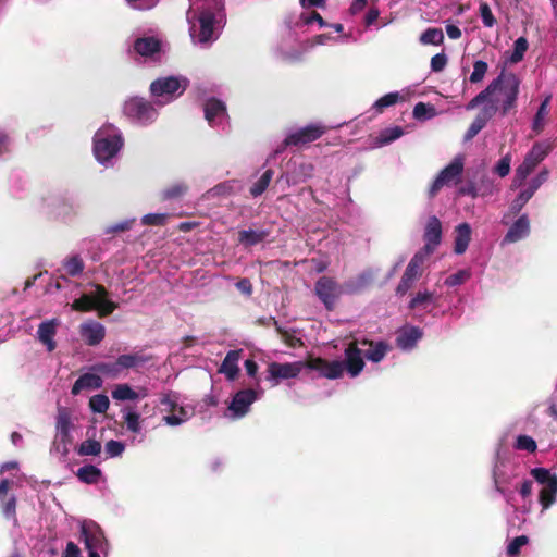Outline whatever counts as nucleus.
Segmentation results:
<instances>
[{
  "mask_svg": "<svg viewBox=\"0 0 557 557\" xmlns=\"http://www.w3.org/2000/svg\"><path fill=\"white\" fill-rule=\"evenodd\" d=\"M492 480L495 491L507 505L522 515L532 510L533 479L525 467L510 460L498 445L492 468Z\"/></svg>",
  "mask_w": 557,
  "mask_h": 557,
  "instance_id": "f257e3e1",
  "label": "nucleus"
},
{
  "mask_svg": "<svg viewBox=\"0 0 557 557\" xmlns=\"http://www.w3.org/2000/svg\"><path fill=\"white\" fill-rule=\"evenodd\" d=\"M391 351V346L384 341L356 339L345 349L344 361H327L317 358L310 363V367L326 379H338L344 372L350 377L358 376L363 368L366 358L370 362L377 363L382 361Z\"/></svg>",
  "mask_w": 557,
  "mask_h": 557,
  "instance_id": "f03ea898",
  "label": "nucleus"
},
{
  "mask_svg": "<svg viewBox=\"0 0 557 557\" xmlns=\"http://www.w3.org/2000/svg\"><path fill=\"white\" fill-rule=\"evenodd\" d=\"M186 20L193 42L207 47L218 39L224 27V0H189Z\"/></svg>",
  "mask_w": 557,
  "mask_h": 557,
  "instance_id": "7ed1b4c3",
  "label": "nucleus"
},
{
  "mask_svg": "<svg viewBox=\"0 0 557 557\" xmlns=\"http://www.w3.org/2000/svg\"><path fill=\"white\" fill-rule=\"evenodd\" d=\"M124 146L122 132L113 124L102 125L94 135V154L96 160L112 166Z\"/></svg>",
  "mask_w": 557,
  "mask_h": 557,
  "instance_id": "20e7f679",
  "label": "nucleus"
},
{
  "mask_svg": "<svg viewBox=\"0 0 557 557\" xmlns=\"http://www.w3.org/2000/svg\"><path fill=\"white\" fill-rule=\"evenodd\" d=\"M369 281V275L360 274L345 282L343 285H338L334 280L322 276L315 284V293L324 306L331 310L343 294H356L363 289Z\"/></svg>",
  "mask_w": 557,
  "mask_h": 557,
  "instance_id": "39448f33",
  "label": "nucleus"
},
{
  "mask_svg": "<svg viewBox=\"0 0 557 557\" xmlns=\"http://www.w3.org/2000/svg\"><path fill=\"white\" fill-rule=\"evenodd\" d=\"M520 83L516 74L502 71V73L488 84H495L493 96L491 97V104H496L503 116L516 107Z\"/></svg>",
  "mask_w": 557,
  "mask_h": 557,
  "instance_id": "423d86ee",
  "label": "nucleus"
},
{
  "mask_svg": "<svg viewBox=\"0 0 557 557\" xmlns=\"http://www.w3.org/2000/svg\"><path fill=\"white\" fill-rule=\"evenodd\" d=\"M116 308L117 305L109 298L107 289L98 284L92 285L88 293L83 294L72 304V309L75 311L97 310L100 317L111 314Z\"/></svg>",
  "mask_w": 557,
  "mask_h": 557,
  "instance_id": "0eeeda50",
  "label": "nucleus"
},
{
  "mask_svg": "<svg viewBox=\"0 0 557 557\" xmlns=\"http://www.w3.org/2000/svg\"><path fill=\"white\" fill-rule=\"evenodd\" d=\"M184 76H164L150 84V94L156 104L165 106L184 94L188 86Z\"/></svg>",
  "mask_w": 557,
  "mask_h": 557,
  "instance_id": "6e6552de",
  "label": "nucleus"
},
{
  "mask_svg": "<svg viewBox=\"0 0 557 557\" xmlns=\"http://www.w3.org/2000/svg\"><path fill=\"white\" fill-rule=\"evenodd\" d=\"M530 475L542 487L539 492L537 502L543 516L552 506L557 503V474L546 468H532Z\"/></svg>",
  "mask_w": 557,
  "mask_h": 557,
  "instance_id": "1a4fd4ad",
  "label": "nucleus"
},
{
  "mask_svg": "<svg viewBox=\"0 0 557 557\" xmlns=\"http://www.w3.org/2000/svg\"><path fill=\"white\" fill-rule=\"evenodd\" d=\"M548 170L543 169L537 173V175L531 178L528 183L524 182L520 187L511 186V189H519V193L511 200L508 211L504 213L502 218L503 224H508V219L517 215L522 210L535 191L548 180Z\"/></svg>",
  "mask_w": 557,
  "mask_h": 557,
  "instance_id": "9d476101",
  "label": "nucleus"
},
{
  "mask_svg": "<svg viewBox=\"0 0 557 557\" xmlns=\"http://www.w3.org/2000/svg\"><path fill=\"white\" fill-rule=\"evenodd\" d=\"M552 149L553 145L549 140L535 143L524 157L523 162L516 169L512 187H520Z\"/></svg>",
  "mask_w": 557,
  "mask_h": 557,
  "instance_id": "9b49d317",
  "label": "nucleus"
},
{
  "mask_svg": "<svg viewBox=\"0 0 557 557\" xmlns=\"http://www.w3.org/2000/svg\"><path fill=\"white\" fill-rule=\"evenodd\" d=\"M123 112L134 124L140 126H147L153 123L159 115L154 106L140 97H133L126 100Z\"/></svg>",
  "mask_w": 557,
  "mask_h": 557,
  "instance_id": "f8f14e48",
  "label": "nucleus"
},
{
  "mask_svg": "<svg viewBox=\"0 0 557 557\" xmlns=\"http://www.w3.org/2000/svg\"><path fill=\"white\" fill-rule=\"evenodd\" d=\"M71 412L65 407H59L55 417V435L52 443L51 451L60 454L65 457L69 454V446L71 444Z\"/></svg>",
  "mask_w": 557,
  "mask_h": 557,
  "instance_id": "ddd939ff",
  "label": "nucleus"
},
{
  "mask_svg": "<svg viewBox=\"0 0 557 557\" xmlns=\"http://www.w3.org/2000/svg\"><path fill=\"white\" fill-rule=\"evenodd\" d=\"M263 393L258 383L256 388L238 391L230 401L226 416L233 420L242 419L249 412L250 406L263 396Z\"/></svg>",
  "mask_w": 557,
  "mask_h": 557,
  "instance_id": "4468645a",
  "label": "nucleus"
},
{
  "mask_svg": "<svg viewBox=\"0 0 557 557\" xmlns=\"http://www.w3.org/2000/svg\"><path fill=\"white\" fill-rule=\"evenodd\" d=\"M326 132L322 123H311L302 127L289 129L283 146H304L319 139Z\"/></svg>",
  "mask_w": 557,
  "mask_h": 557,
  "instance_id": "2eb2a0df",
  "label": "nucleus"
},
{
  "mask_svg": "<svg viewBox=\"0 0 557 557\" xmlns=\"http://www.w3.org/2000/svg\"><path fill=\"white\" fill-rule=\"evenodd\" d=\"M465 158L461 154L456 156L453 161L445 166L434 180L430 187V196H435L438 190L444 186L457 184L463 172Z\"/></svg>",
  "mask_w": 557,
  "mask_h": 557,
  "instance_id": "dca6fc26",
  "label": "nucleus"
},
{
  "mask_svg": "<svg viewBox=\"0 0 557 557\" xmlns=\"http://www.w3.org/2000/svg\"><path fill=\"white\" fill-rule=\"evenodd\" d=\"M81 539L84 542L86 550H100L107 554L108 543L104 539L101 528L91 520L81 522Z\"/></svg>",
  "mask_w": 557,
  "mask_h": 557,
  "instance_id": "f3484780",
  "label": "nucleus"
},
{
  "mask_svg": "<svg viewBox=\"0 0 557 557\" xmlns=\"http://www.w3.org/2000/svg\"><path fill=\"white\" fill-rule=\"evenodd\" d=\"M424 258L425 256L422 251L417 252L411 258L401 276L400 282L396 287L395 292L397 296H404L405 294H407L408 290L412 288L414 283L421 277Z\"/></svg>",
  "mask_w": 557,
  "mask_h": 557,
  "instance_id": "a211bd4d",
  "label": "nucleus"
},
{
  "mask_svg": "<svg viewBox=\"0 0 557 557\" xmlns=\"http://www.w3.org/2000/svg\"><path fill=\"white\" fill-rule=\"evenodd\" d=\"M205 119L208 124L214 128L225 129L228 125V114L226 106L216 98H210L203 106Z\"/></svg>",
  "mask_w": 557,
  "mask_h": 557,
  "instance_id": "6ab92c4d",
  "label": "nucleus"
},
{
  "mask_svg": "<svg viewBox=\"0 0 557 557\" xmlns=\"http://www.w3.org/2000/svg\"><path fill=\"white\" fill-rule=\"evenodd\" d=\"M314 359H312L308 363H305L301 361L289 362V363L271 362L268 367V373H269L268 379L273 381V385H276L278 383V380L294 379V377L298 376V374L301 372V370L305 367H308L309 369L313 370L310 367V363Z\"/></svg>",
  "mask_w": 557,
  "mask_h": 557,
  "instance_id": "aec40b11",
  "label": "nucleus"
},
{
  "mask_svg": "<svg viewBox=\"0 0 557 557\" xmlns=\"http://www.w3.org/2000/svg\"><path fill=\"white\" fill-rule=\"evenodd\" d=\"M42 209L52 219L66 220L74 214L73 203L69 199L55 195L44 199Z\"/></svg>",
  "mask_w": 557,
  "mask_h": 557,
  "instance_id": "412c9836",
  "label": "nucleus"
},
{
  "mask_svg": "<svg viewBox=\"0 0 557 557\" xmlns=\"http://www.w3.org/2000/svg\"><path fill=\"white\" fill-rule=\"evenodd\" d=\"M423 331L419 326L406 324L396 333V345L403 351L412 350L422 338Z\"/></svg>",
  "mask_w": 557,
  "mask_h": 557,
  "instance_id": "4be33fe9",
  "label": "nucleus"
},
{
  "mask_svg": "<svg viewBox=\"0 0 557 557\" xmlns=\"http://www.w3.org/2000/svg\"><path fill=\"white\" fill-rule=\"evenodd\" d=\"M531 232L530 219L528 214H521L508 228L502 244H513L529 236Z\"/></svg>",
  "mask_w": 557,
  "mask_h": 557,
  "instance_id": "5701e85b",
  "label": "nucleus"
},
{
  "mask_svg": "<svg viewBox=\"0 0 557 557\" xmlns=\"http://www.w3.org/2000/svg\"><path fill=\"white\" fill-rule=\"evenodd\" d=\"M132 47L136 54L140 57H154L161 49V41L156 36H132Z\"/></svg>",
  "mask_w": 557,
  "mask_h": 557,
  "instance_id": "b1692460",
  "label": "nucleus"
},
{
  "mask_svg": "<svg viewBox=\"0 0 557 557\" xmlns=\"http://www.w3.org/2000/svg\"><path fill=\"white\" fill-rule=\"evenodd\" d=\"M437 297L435 293L428 289H419L410 299L408 308L416 311L417 317H421L418 312L429 313L435 307Z\"/></svg>",
  "mask_w": 557,
  "mask_h": 557,
  "instance_id": "393cba45",
  "label": "nucleus"
},
{
  "mask_svg": "<svg viewBox=\"0 0 557 557\" xmlns=\"http://www.w3.org/2000/svg\"><path fill=\"white\" fill-rule=\"evenodd\" d=\"M12 482L8 479L0 481V504L3 516L9 519L16 521V497L13 494H9V488Z\"/></svg>",
  "mask_w": 557,
  "mask_h": 557,
  "instance_id": "a878e982",
  "label": "nucleus"
},
{
  "mask_svg": "<svg viewBox=\"0 0 557 557\" xmlns=\"http://www.w3.org/2000/svg\"><path fill=\"white\" fill-rule=\"evenodd\" d=\"M442 239V223L436 216L428 220L424 231L425 252L424 256L431 253Z\"/></svg>",
  "mask_w": 557,
  "mask_h": 557,
  "instance_id": "bb28decb",
  "label": "nucleus"
},
{
  "mask_svg": "<svg viewBox=\"0 0 557 557\" xmlns=\"http://www.w3.org/2000/svg\"><path fill=\"white\" fill-rule=\"evenodd\" d=\"M313 164L302 162L294 165L293 170L282 175L277 182L286 181L287 185H297L311 178L313 176Z\"/></svg>",
  "mask_w": 557,
  "mask_h": 557,
  "instance_id": "cd10ccee",
  "label": "nucleus"
},
{
  "mask_svg": "<svg viewBox=\"0 0 557 557\" xmlns=\"http://www.w3.org/2000/svg\"><path fill=\"white\" fill-rule=\"evenodd\" d=\"M498 111V107L494 103L491 106H485L482 111L475 116L474 121L469 126L465 139L470 140L474 136H476L487 124V122L493 117V115Z\"/></svg>",
  "mask_w": 557,
  "mask_h": 557,
  "instance_id": "c85d7f7f",
  "label": "nucleus"
},
{
  "mask_svg": "<svg viewBox=\"0 0 557 557\" xmlns=\"http://www.w3.org/2000/svg\"><path fill=\"white\" fill-rule=\"evenodd\" d=\"M59 325L60 321L58 319H51L41 322L38 326L37 338L46 346L48 351H52L55 348L54 336Z\"/></svg>",
  "mask_w": 557,
  "mask_h": 557,
  "instance_id": "c756f323",
  "label": "nucleus"
},
{
  "mask_svg": "<svg viewBox=\"0 0 557 557\" xmlns=\"http://www.w3.org/2000/svg\"><path fill=\"white\" fill-rule=\"evenodd\" d=\"M83 339L90 346L98 345L106 335L104 326L96 321H87L79 327Z\"/></svg>",
  "mask_w": 557,
  "mask_h": 557,
  "instance_id": "7c9ffc66",
  "label": "nucleus"
},
{
  "mask_svg": "<svg viewBox=\"0 0 557 557\" xmlns=\"http://www.w3.org/2000/svg\"><path fill=\"white\" fill-rule=\"evenodd\" d=\"M102 384L101 376L92 371L81 375L72 386L71 393L76 396L83 391L98 389Z\"/></svg>",
  "mask_w": 557,
  "mask_h": 557,
  "instance_id": "2f4dec72",
  "label": "nucleus"
},
{
  "mask_svg": "<svg viewBox=\"0 0 557 557\" xmlns=\"http://www.w3.org/2000/svg\"><path fill=\"white\" fill-rule=\"evenodd\" d=\"M472 228L469 223H460L455 227L454 251L463 255L471 240Z\"/></svg>",
  "mask_w": 557,
  "mask_h": 557,
  "instance_id": "473e14b6",
  "label": "nucleus"
},
{
  "mask_svg": "<svg viewBox=\"0 0 557 557\" xmlns=\"http://www.w3.org/2000/svg\"><path fill=\"white\" fill-rule=\"evenodd\" d=\"M240 355L242 350H230L219 368V372L223 373L228 381H234L238 375Z\"/></svg>",
  "mask_w": 557,
  "mask_h": 557,
  "instance_id": "72a5a7b5",
  "label": "nucleus"
},
{
  "mask_svg": "<svg viewBox=\"0 0 557 557\" xmlns=\"http://www.w3.org/2000/svg\"><path fill=\"white\" fill-rule=\"evenodd\" d=\"M552 101V94H547L543 101L541 102L533 120H532V131L536 134H541L548 121V116L550 113V104Z\"/></svg>",
  "mask_w": 557,
  "mask_h": 557,
  "instance_id": "f704fd0d",
  "label": "nucleus"
},
{
  "mask_svg": "<svg viewBox=\"0 0 557 557\" xmlns=\"http://www.w3.org/2000/svg\"><path fill=\"white\" fill-rule=\"evenodd\" d=\"M111 394L112 398L119 401L137 400L148 395L146 388H140L136 392L126 383L115 385Z\"/></svg>",
  "mask_w": 557,
  "mask_h": 557,
  "instance_id": "c9c22d12",
  "label": "nucleus"
},
{
  "mask_svg": "<svg viewBox=\"0 0 557 557\" xmlns=\"http://www.w3.org/2000/svg\"><path fill=\"white\" fill-rule=\"evenodd\" d=\"M121 412L127 431L135 434L140 433L143 429L140 413L133 407H125Z\"/></svg>",
  "mask_w": 557,
  "mask_h": 557,
  "instance_id": "e433bc0d",
  "label": "nucleus"
},
{
  "mask_svg": "<svg viewBox=\"0 0 557 557\" xmlns=\"http://www.w3.org/2000/svg\"><path fill=\"white\" fill-rule=\"evenodd\" d=\"M194 414V409L191 407L182 406L177 407L176 411L168 413L163 417V421L165 424L171 426H177L182 423L188 421Z\"/></svg>",
  "mask_w": 557,
  "mask_h": 557,
  "instance_id": "4c0bfd02",
  "label": "nucleus"
},
{
  "mask_svg": "<svg viewBox=\"0 0 557 557\" xmlns=\"http://www.w3.org/2000/svg\"><path fill=\"white\" fill-rule=\"evenodd\" d=\"M404 135V131L400 126L387 127L380 132L374 139V147L386 146Z\"/></svg>",
  "mask_w": 557,
  "mask_h": 557,
  "instance_id": "58836bf2",
  "label": "nucleus"
},
{
  "mask_svg": "<svg viewBox=\"0 0 557 557\" xmlns=\"http://www.w3.org/2000/svg\"><path fill=\"white\" fill-rule=\"evenodd\" d=\"M76 476L83 483L96 484L101 480L102 472L98 467H96L94 465H87V466L81 467L77 470Z\"/></svg>",
  "mask_w": 557,
  "mask_h": 557,
  "instance_id": "ea45409f",
  "label": "nucleus"
},
{
  "mask_svg": "<svg viewBox=\"0 0 557 557\" xmlns=\"http://www.w3.org/2000/svg\"><path fill=\"white\" fill-rule=\"evenodd\" d=\"M273 170H265L260 177L251 185L249 193L253 198L261 196L269 187L273 178Z\"/></svg>",
  "mask_w": 557,
  "mask_h": 557,
  "instance_id": "a19ab883",
  "label": "nucleus"
},
{
  "mask_svg": "<svg viewBox=\"0 0 557 557\" xmlns=\"http://www.w3.org/2000/svg\"><path fill=\"white\" fill-rule=\"evenodd\" d=\"M268 233L259 230H244L239 232L238 240L242 245L249 247L261 243Z\"/></svg>",
  "mask_w": 557,
  "mask_h": 557,
  "instance_id": "79ce46f5",
  "label": "nucleus"
},
{
  "mask_svg": "<svg viewBox=\"0 0 557 557\" xmlns=\"http://www.w3.org/2000/svg\"><path fill=\"white\" fill-rule=\"evenodd\" d=\"M480 198L492 197L499 191L498 184L490 176L483 175L476 183Z\"/></svg>",
  "mask_w": 557,
  "mask_h": 557,
  "instance_id": "37998d69",
  "label": "nucleus"
},
{
  "mask_svg": "<svg viewBox=\"0 0 557 557\" xmlns=\"http://www.w3.org/2000/svg\"><path fill=\"white\" fill-rule=\"evenodd\" d=\"M91 371L110 379H116L121 374L120 366H117V359L114 362L96 363L91 367Z\"/></svg>",
  "mask_w": 557,
  "mask_h": 557,
  "instance_id": "c03bdc74",
  "label": "nucleus"
},
{
  "mask_svg": "<svg viewBox=\"0 0 557 557\" xmlns=\"http://www.w3.org/2000/svg\"><path fill=\"white\" fill-rule=\"evenodd\" d=\"M62 267L65 274L70 276H77L84 270V261L79 256L75 255L66 258L63 261Z\"/></svg>",
  "mask_w": 557,
  "mask_h": 557,
  "instance_id": "a18cd8bd",
  "label": "nucleus"
},
{
  "mask_svg": "<svg viewBox=\"0 0 557 557\" xmlns=\"http://www.w3.org/2000/svg\"><path fill=\"white\" fill-rule=\"evenodd\" d=\"M528 48H529V42H528L527 38L519 37L518 39H516L513 42L512 51L508 58L509 63L516 64V63H519L520 61H522Z\"/></svg>",
  "mask_w": 557,
  "mask_h": 557,
  "instance_id": "49530a36",
  "label": "nucleus"
},
{
  "mask_svg": "<svg viewBox=\"0 0 557 557\" xmlns=\"http://www.w3.org/2000/svg\"><path fill=\"white\" fill-rule=\"evenodd\" d=\"M188 190V186L184 182H175L162 190L164 200L180 199Z\"/></svg>",
  "mask_w": 557,
  "mask_h": 557,
  "instance_id": "de8ad7c7",
  "label": "nucleus"
},
{
  "mask_svg": "<svg viewBox=\"0 0 557 557\" xmlns=\"http://www.w3.org/2000/svg\"><path fill=\"white\" fill-rule=\"evenodd\" d=\"M146 359L137 354H125L117 358V366H120L121 372L125 369L137 368L145 363Z\"/></svg>",
  "mask_w": 557,
  "mask_h": 557,
  "instance_id": "09e8293b",
  "label": "nucleus"
},
{
  "mask_svg": "<svg viewBox=\"0 0 557 557\" xmlns=\"http://www.w3.org/2000/svg\"><path fill=\"white\" fill-rule=\"evenodd\" d=\"M444 41V34L441 28H428L420 36L422 45L438 46Z\"/></svg>",
  "mask_w": 557,
  "mask_h": 557,
  "instance_id": "8fccbe9b",
  "label": "nucleus"
},
{
  "mask_svg": "<svg viewBox=\"0 0 557 557\" xmlns=\"http://www.w3.org/2000/svg\"><path fill=\"white\" fill-rule=\"evenodd\" d=\"M494 85H487L485 89H483L481 92H479L474 98H472L468 104L466 106L467 110H474L478 108L481 103L487 102L486 106H491V97L493 96V88Z\"/></svg>",
  "mask_w": 557,
  "mask_h": 557,
  "instance_id": "3c124183",
  "label": "nucleus"
},
{
  "mask_svg": "<svg viewBox=\"0 0 557 557\" xmlns=\"http://www.w3.org/2000/svg\"><path fill=\"white\" fill-rule=\"evenodd\" d=\"M110 406L109 397L104 394L94 395L89 399V408L95 413H104Z\"/></svg>",
  "mask_w": 557,
  "mask_h": 557,
  "instance_id": "603ef678",
  "label": "nucleus"
},
{
  "mask_svg": "<svg viewBox=\"0 0 557 557\" xmlns=\"http://www.w3.org/2000/svg\"><path fill=\"white\" fill-rule=\"evenodd\" d=\"M101 451V444L96 440H86L77 448L81 456H98Z\"/></svg>",
  "mask_w": 557,
  "mask_h": 557,
  "instance_id": "864d4df0",
  "label": "nucleus"
},
{
  "mask_svg": "<svg viewBox=\"0 0 557 557\" xmlns=\"http://www.w3.org/2000/svg\"><path fill=\"white\" fill-rule=\"evenodd\" d=\"M160 403L163 406L162 410L168 413L176 411L177 407H182V405L180 404V396L174 392L164 393L161 397Z\"/></svg>",
  "mask_w": 557,
  "mask_h": 557,
  "instance_id": "5fc2aeb1",
  "label": "nucleus"
},
{
  "mask_svg": "<svg viewBox=\"0 0 557 557\" xmlns=\"http://www.w3.org/2000/svg\"><path fill=\"white\" fill-rule=\"evenodd\" d=\"M471 276V272L469 270H466V269H462V270H458L457 272L448 275L445 281H444V284L448 287H455V286H459L463 283H466Z\"/></svg>",
  "mask_w": 557,
  "mask_h": 557,
  "instance_id": "6e6d98bb",
  "label": "nucleus"
},
{
  "mask_svg": "<svg viewBox=\"0 0 557 557\" xmlns=\"http://www.w3.org/2000/svg\"><path fill=\"white\" fill-rule=\"evenodd\" d=\"M399 100V94L398 92H389L377 99L372 108L381 113L384 109L394 106Z\"/></svg>",
  "mask_w": 557,
  "mask_h": 557,
  "instance_id": "4d7b16f0",
  "label": "nucleus"
},
{
  "mask_svg": "<svg viewBox=\"0 0 557 557\" xmlns=\"http://www.w3.org/2000/svg\"><path fill=\"white\" fill-rule=\"evenodd\" d=\"M488 65L485 61L478 60L473 64V71L469 76V82L472 84H478L483 81L485 74L487 73Z\"/></svg>",
  "mask_w": 557,
  "mask_h": 557,
  "instance_id": "13d9d810",
  "label": "nucleus"
},
{
  "mask_svg": "<svg viewBox=\"0 0 557 557\" xmlns=\"http://www.w3.org/2000/svg\"><path fill=\"white\" fill-rule=\"evenodd\" d=\"M435 116V108L431 104L419 102L413 108V117L417 120H429Z\"/></svg>",
  "mask_w": 557,
  "mask_h": 557,
  "instance_id": "bf43d9fd",
  "label": "nucleus"
},
{
  "mask_svg": "<svg viewBox=\"0 0 557 557\" xmlns=\"http://www.w3.org/2000/svg\"><path fill=\"white\" fill-rule=\"evenodd\" d=\"M125 450L123 442L110 440L104 445V451L109 458L120 457Z\"/></svg>",
  "mask_w": 557,
  "mask_h": 557,
  "instance_id": "052dcab7",
  "label": "nucleus"
},
{
  "mask_svg": "<svg viewBox=\"0 0 557 557\" xmlns=\"http://www.w3.org/2000/svg\"><path fill=\"white\" fill-rule=\"evenodd\" d=\"M511 169V156L510 153L505 154L493 168V172L499 177H505L510 173Z\"/></svg>",
  "mask_w": 557,
  "mask_h": 557,
  "instance_id": "680f3d73",
  "label": "nucleus"
},
{
  "mask_svg": "<svg viewBox=\"0 0 557 557\" xmlns=\"http://www.w3.org/2000/svg\"><path fill=\"white\" fill-rule=\"evenodd\" d=\"M535 441L529 435H519L515 443V448L519 450H525L529 453H533L536 450Z\"/></svg>",
  "mask_w": 557,
  "mask_h": 557,
  "instance_id": "e2e57ef3",
  "label": "nucleus"
},
{
  "mask_svg": "<svg viewBox=\"0 0 557 557\" xmlns=\"http://www.w3.org/2000/svg\"><path fill=\"white\" fill-rule=\"evenodd\" d=\"M134 223H135V219H125L123 221H120V222H116L114 224L107 226L104 230V233L108 235L114 234V233H122V232L131 230Z\"/></svg>",
  "mask_w": 557,
  "mask_h": 557,
  "instance_id": "0e129e2a",
  "label": "nucleus"
},
{
  "mask_svg": "<svg viewBox=\"0 0 557 557\" xmlns=\"http://www.w3.org/2000/svg\"><path fill=\"white\" fill-rule=\"evenodd\" d=\"M528 541L525 535L515 537L507 546V554L511 557L517 556L521 547L527 545Z\"/></svg>",
  "mask_w": 557,
  "mask_h": 557,
  "instance_id": "69168bd1",
  "label": "nucleus"
},
{
  "mask_svg": "<svg viewBox=\"0 0 557 557\" xmlns=\"http://www.w3.org/2000/svg\"><path fill=\"white\" fill-rule=\"evenodd\" d=\"M480 16L482 18V23L485 27H493L496 23V20L492 13L491 8L487 3H481L480 8Z\"/></svg>",
  "mask_w": 557,
  "mask_h": 557,
  "instance_id": "338daca9",
  "label": "nucleus"
},
{
  "mask_svg": "<svg viewBox=\"0 0 557 557\" xmlns=\"http://www.w3.org/2000/svg\"><path fill=\"white\" fill-rule=\"evenodd\" d=\"M168 219L165 213H149L141 219L144 225H163Z\"/></svg>",
  "mask_w": 557,
  "mask_h": 557,
  "instance_id": "774afa93",
  "label": "nucleus"
}]
</instances>
